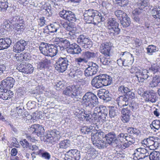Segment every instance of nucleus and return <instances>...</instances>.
I'll use <instances>...</instances> for the list:
<instances>
[{
    "label": "nucleus",
    "mask_w": 160,
    "mask_h": 160,
    "mask_svg": "<svg viewBox=\"0 0 160 160\" xmlns=\"http://www.w3.org/2000/svg\"><path fill=\"white\" fill-rule=\"evenodd\" d=\"M117 92L120 96L116 99L119 107L128 104V102L131 99L135 98V94L129 88L124 85L118 87Z\"/></svg>",
    "instance_id": "obj_1"
},
{
    "label": "nucleus",
    "mask_w": 160,
    "mask_h": 160,
    "mask_svg": "<svg viewBox=\"0 0 160 160\" xmlns=\"http://www.w3.org/2000/svg\"><path fill=\"white\" fill-rule=\"evenodd\" d=\"M83 16L84 19L86 20L87 23H93L95 25L105 20L100 13L93 9L85 10Z\"/></svg>",
    "instance_id": "obj_2"
},
{
    "label": "nucleus",
    "mask_w": 160,
    "mask_h": 160,
    "mask_svg": "<svg viewBox=\"0 0 160 160\" xmlns=\"http://www.w3.org/2000/svg\"><path fill=\"white\" fill-rule=\"evenodd\" d=\"M112 81V78L107 74H100L94 78L91 84L92 86L97 88L107 86L110 84Z\"/></svg>",
    "instance_id": "obj_3"
},
{
    "label": "nucleus",
    "mask_w": 160,
    "mask_h": 160,
    "mask_svg": "<svg viewBox=\"0 0 160 160\" xmlns=\"http://www.w3.org/2000/svg\"><path fill=\"white\" fill-rule=\"evenodd\" d=\"M82 100L87 108L92 109L99 103L97 96L92 92H88L83 96Z\"/></svg>",
    "instance_id": "obj_4"
},
{
    "label": "nucleus",
    "mask_w": 160,
    "mask_h": 160,
    "mask_svg": "<svg viewBox=\"0 0 160 160\" xmlns=\"http://www.w3.org/2000/svg\"><path fill=\"white\" fill-rule=\"evenodd\" d=\"M65 95L75 98H78L82 93V87L79 85H73L68 87L63 91Z\"/></svg>",
    "instance_id": "obj_5"
},
{
    "label": "nucleus",
    "mask_w": 160,
    "mask_h": 160,
    "mask_svg": "<svg viewBox=\"0 0 160 160\" xmlns=\"http://www.w3.org/2000/svg\"><path fill=\"white\" fill-rule=\"evenodd\" d=\"M130 72L135 74V76L139 82H143L144 80L147 79L149 77V72L147 70H140L135 67L132 66L130 70Z\"/></svg>",
    "instance_id": "obj_6"
},
{
    "label": "nucleus",
    "mask_w": 160,
    "mask_h": 160,
    "mask_svg": "<svg viewBox=\"0 0 160 160\" xmlns=\"http://www.w3.org/2000/svg\"><path fill=\"white\" fill-rule=\"evenodd\" d=\"M39 49L41 52L45 56L53 57L57 54L56 48L53 45L42 42L39 46Z\"/></svg>",
    "instance_id": "obj_7"
},
{
    "label": "nucleus",
    "mask_w": 160,
    "mask_h": 160,
    "mask_svg": "<svg viewBox=\"0 0 160 160\" xmlns=\"http://www.w3.org/2000/svg\"><path fill=\"white\" fill-rule=\"evenodd\" d=\"M69 61L67 57H60L56 61L55 68L59 72H63L67 69Z\"/></svg>",
    "instance_id": "obj_8"
},
{
    "label": "nucleus",
    "mask_w": 160,
    "mask_h": 160,
    "mask_svg": "<svg viewBox=\"0 0 160 160\" xmlns=\"http://www.w3.org/2000/svg\"><path fill=\"white\" fill-rule=\"evenodd\" d=\"M59 15L62 18L72 23L78 20L77 15L71 11L63 9L60 12Z\"/></svg>",
    "instance_id": "obj_9"
},
{
    "label": "nucleus",
    "mask_w": 160,
    "mask_h": 160,
    "mask_svg": "<svg viewBox=\"0 0 160 160\" xmlns=\"http://www.w3.org/2000/svg\"><path fill=\"white\" fill-rule=\"evenodd\" d=\"M77 42L78 44L85 49L90 48L92 46V41L86 36L83 34L78 36Z\"/></svg>",
    "instance_id": "obj_10"
},
{
    "label": "nucleus",
    "mask_w": 160,
    "mask_h": 160,
    "mask_svg": "<svg viewBox=\"0 0 160 160\" xmlns=\"http://www.w3.org/2000/svg\"><path fill=\"white\" fill-rule=\"evenodd\" d=\"M17 69L19 72L26 74L32 73L34 68L32 65L27 62H22L21 64H18Z\"/></svg>",
    "instance_id": "obj_11"
},
{
    "label": "nucleus",
    "mask_w": 160,
    "mask_h": 160,
    "mask_svg": "<svg viewBox=\"0 0 160 160\" xmlns=\"http://www.w3.org/2000/svg\"><path fill=\"white\" fill-rule=\"evenodd\" d=\"M107 142L112 146H116L118 142V140L117 138L116 134L114 132H109L105 135Z\"/></svg>",
    "instance_id": "obj_12"
},
{
    "label": "nucleus",
    "mask_w": 160,
    "mask_h": 160,
    "mask_svg": "<svg viewBox=\"0 0 160 160\" xmlns=\"http://www.w3.org/2000/svg\"><path fill=\"white\" fill-rule=\"evenodd\" d=\"M15 82L14 79L11 77H7L2 81L1 88L4 90H9L13 86Z\"/></svg>",
    "instance_id": "obj_13"
},
{
    "label": "nucleus",
    "mask_w": 160,
    "mask_h": 160,
    "mask_svg": "<svg viewBox=\"0 0 160 160\" xmlns=\"http://www.w3.org/2000/svg\"><path fill=\"white\" fill-rule=\"evenodd\" d=\"M121 55H122L121 59L124 61V66L129 67L132 64L133 58L131 54L128 52H122Z\"/></svg>",
    "instance_id": "obj_14"
},
{
    "label": "nucleus",
    "mask_w": 160,
    "mask_h": 160,
    "mask_svg": "<svg viewBox=\"0 0 160 160\" xmlns=\"http://www.w3.org/2000/svg\"><path fill=\"white\" fill-rule=\"evenodd\" d=\"M98 66L95 63H93L84 71V74L86 77L92 76L95 75L98 71Z\"/></svg>",
    "instance_id": "obj_15"
},
{
    "label": "nucleus",
    "mask_w": 160,
    "mask_h": 160,
    "mask_svg": "<svg viewBox=\"0 0 160 160\" xmlns=\"http://www.w3.org/2000/svg\"><path fill=\"white\" fill-rule=\"evenodd\" d=\"M27 44V42L25 40H21L17 42L13 47V51L15 52H19L23 51L25 49V46Z\"/></svg>",
    "instance_id": "obj_16"
},
{
    "label": "nucleus",
    "mask_w": 160,
    "mask_h": 160,
    "mask_svg": "<svg viewBox=\"0 0 160 160\" xmlns=\"http://www.w3.org/2000/svg\"><path fill=\"white\" fill-rule=\"evenodd\" d=\"M144 96L147 101L154 103L158 100V98L156 96V93L152 90L145 92Z\"/></svg>",
    "instance_id": "obj_17"
},
{
    "label": "nucleus",
    "mask_w": 160,
    "mask_h": 160,
    "mask_svg": "<svg viewBox=\"0 0 160 160\" xmlns=\"http://www.w3.org/2000/svg\"><path fill=\"white\" fill-rule=\"evenodd\" d=\"M111 47L109 43L105 42L102 43L100 48V51L104 56L109 57L110 56Z\"/></svg>",
    "instance_id": "obj_18"
},
{
    "label": "nucleus",
    "mask_w": 160,
    "mask_h": 160,
    "mask_svg": "<svg viewBox=\"0 0 160 160\" xmlns=\"http://www.w3.org/2000/svg\"><path fill=\"white\" fill-rule=\"evenodd\" d=\"M98 96L101 99L106 102L109 101L111 100V95L108 90L105 89H101L98 91Z\"/></svg>",
    "instance_id": "obj_19"
},
{
    "label": "nucleus",
    "mask_w": 160,
    "mask_h": 160,
    "mask_svg": "<svg viewBox=\"0 0 160 160\" xmlns=\"http://www.w3.org/2000/svg\"><path fill=\"white\" fill-rule=\"evenodd\" d=\"M135 154L137 156L136 158L138 159H140L145 158L149 156V153L147 149L140 148L137 149V152Z\"/></svg>",
    "instance_id": "obj_20"
},
{
    "label": "nucleus",
    "mask_w": 160,
    "mask_h": 160,
    "mask_svg": "<svg viewBox=\"0 0 160 160\" xmlns=\"http://www.w3.org/2000/svg\"><path fill=\"white\" fill-rule=\"evenodd\" d=\"M31 129L33 133H35L38 136L43 135L45 131L43 127L39 124H33L31 127Z\"/></svg>",
    "instance_id": "obj_21"
},
{
    "label": "nucleus",
    "mask_w": 160,
    "mask_h": 160,
    "mask_svg": "<svg viewBox=\"0 0 160 160\" xmlns=\"http://www.w3.org/2000/svg\"><path fill=\"white\" fill-rule=\"evenodd\" d=\"M60 134L59 131L56 129H54L49 131L46 137L47 139H50L52 140L51 138H52L54 140L56 141L60 139Z\"/></svg>",
    "instance_id": "obj_22"
},
{
    "label": "nucleus",
    "mask_w": 160,
    "mask_h": 160,
    "mask_svg": "<svg viewBox=\"0 0 160 160\" xmlns=\"http://www.w3.org/2000/svg\"><path fill=\"white\" fill-rule=\"evenodd\" d=\"M66 155L76 160H79L80 158V152L76 149L69 150L67 152ZM65 158H68L66 156Z\"/></svg>",
    "instance_id": "obj_23"
},
{
    "label": "nucleus",
    "mask_w": 160,
    "mask_h": 160,
    "mask_svg": "<svg viewBox=\"0 0 160 160\" xmlns=\"http://www.w3.org/2000/svg\"><path fill=\"white\" fill-rule=\"evenodd\" d=\"M12 42L9 38L0 39V50L7 49L10 47Z\"/></svg>",
    "instance_id": "obj_24"
},
{
    "label": "nucleus",
    "mask_w": 160,
    "mask_h": 160,
    "mask_svg": "<svg viewBox=\"0 0 160 160\" xmlns=\"http://www.w3.org/2000/svg\"><path fill=\"white\" fill-rule=\"evenodd\" d=\"M69 75L72 78L76 79L80 78L83 75V72L80 69L74 70L73 69H70Z\"/></svg>",
    "instance_id": "obj_25"
},
{
    "label": "nucleus",
    "mask_w": 160,
    "mask_h": 160,
    "mask_svg": "<svg viewBox=\"0 0 160 160\" xmlns=\"http://www.w3.org/2000/svg\"><path fill=\"white\" fill-rule=\"evenodd\" d=\"M119 23L117 22L116 19L114 18H110L108 20L107 23L108 29L118 28Z\"/></svg>",
    "instance_id": "obj_26"
},
{
    "label": "nucleus",
    "mask_w": 160,
    "mask_h": 160,
    "mask_svg": "<svg viewBox=\"0 0 160 160\" xmlns=\"http://www.w3.org/2000/svg\"><path fill=\"white\" fill-rule=\"evenodd\" d=\"M149 87L153 88L160 85V76L158 75L153 76L152 80L149 83Z\"/></svg>",
    "instance_id": "obj_27"
},
{
    "label": "nucleus",
    "mask_w": 160,
    "mask_h": 160,
    "mask_svg": "<svg viewBox=\"0 0 160 160\" xmlns=\"http://www.w3.org/2000/svg\"><path fill=\"white\" fill-rule=\"evenodd\" d=\"M47 27L50 32L55 33L59 29L60 25L58 23L54 22L53 23L50 24Z\"/></svg>",
    "instance_id": "obj_28"
},
{
    "label": "nucleus",
    "mask_w": 160,
    "mask_h": 160,
    "mask_svg": "<svg viewBox=\"0 0 160 160\" xmlns=\"http://www.w3.org/2000/svg\"><path fill=\"white\" fill-rule=\"evenodd\" d=\"M105 134L102 132L98 131L96 133L93 134L92 138V141L101 140L104 138H105Z\"/></svg>",
    "instance_id": "obj_29"
},
{
    "label": "nucleus",
    "mask_w": 160,
    "mask_h": 160,
    "mask_svg": "<svg viewBox=\"0 0 160 160\" xmlns=\"http://www.w3.org/2000/svg\"><path fill=\"white\" fill-rule=\"evenodd\" d=\"M101 63L104 65H110L112 62V61L109 58V56L108 57L106 56L101 55L98 58Z\"/></svg>",
    "instance_id": "obj_30"
},
{
    "label": "nucleus",
    "mask_w": 160,
    "mask_h": 160,
    "mask_svg": "<svg viewBox=\"0 0 160 160\" xmlns=\"http://www.w3.org/2000/svg\"><path fill=\"white\" fill-rule=\"evenodd\" d=\"M93 144L97 146L99 149L104 148L107 147L108 143L103 140L92 141Z\"/></svg>",
    "instance_id": "obj_31"
},
{
    "label": "nucleus",
    "mask_w": 160,
    "mask_h": 160,
    "mask_svg": "<svg viewBox=\"0 0 160 160\" xmlns=\"http://www.w3.org/2000/svg\"><path fill=\"white\" fill-rule=\"evenodd\" d=\"M24 21L21 18V20L19 21L18 23L13 26V29L17 31H22L24 29Z\"/></svg>",
    "instance_id": "obj_32"
},
{
    "label": "nucleus",
    "mask_w": 160,
    "mask_h": 160,
    "mask_svg": "<svg viewBox=\"0 0 160 160\" xmlns=\"http://www.w3.org/2000/svg\"><path fill=\"white\" fill-rule=\"evenodd\" d=\"M100 118L103 120L106 119V117L107 116L108 113V110L107 108L104 106H100Z\"/></svg>",
    "instance_id": "obj_33"
},
{
    "label": "nucleus",
    "mask_w": 160,
    "mask_h": 160,
    "mask_svg": "<svg viewBox=\"0 0 160 160\" xmlns=\"http://www.w3.org/2000/svg\"><path fill=\"white\" fill-rule=\"evenodd\" d=\"M96 52H91L88 51L85 52L83 55L85 58L88 61V60H93L97 56Z\"/></svg>",
    "instance_id": "obj_34"
},
{
    "label": "nucleus",
    "mask_w": 160,
    "mask_h": 160,
    "mask_svg": "<svg viewBox=\"0 0 160 160\" xmlns=\"http://www.w3.org/2000/svg\"><path fill=\"white\" fill-rule=\"evenodd\" d=\"M120 29L118 28L108 29V32L109 35L113 38H115L120 33Z\"/></svg>",
    "instance_id": "obj_35"
},
{
    "label": "nucleus",
    "mask_w": 160,
    "mask_h": 160,
    "mask_svg": "<svg viewBox=\"0 0 160 160\" xmlns=\"http://www.w3.org/2000/svg\"><path fill=\"white\" fill-rule=\"evenodd\" d=\"M120 23L123 28H126L129 26L131 23L130 18L127 15L120 21Z\"/></svg>",
    "instance_id": "obj_36"
},
{
    "label": "nucleus",
    "mask_w": 160,
    "mask_h": 160,
    "mask_svg": "<svg viewBox=\"0 0 160 160\" xmlns=\"http://www.w3.org/2000/svg\"><path fill=\"white\" fill-rule=\"evenodd\" d=\"M71 145L70 141L66 139L61 141L59 143V148L61 149H66Z\"/></svg>",
    "instance_id": "obj_37"
},
{
    "label": "nucleus",
    "mask_w": 160,
    "mask_h": 160,
    "mask_svg": "<svg viewBox=\"0 0 160 160\" xmlns=\"http://www.w3.org/2000/svg\"><path fill=\"white\" fill-rule=\"evenodd\" d=\"M119 114L117 110L114 107H112L109 110V115L111 118H117Z\"/></svg>",
    "instance_id": "obj_38"
},
{
    "label": "nucleus",
    "mask_w": 160,
    "mask_h": 160,
    "mask_svg": "<svg viewBox=\"0 0 160 160\" xmlns=\"http://www.w3.org/2000/svg\"><path fill=\"white\" fill-rule=\"evenodd\" d=\"M149 156L150 160H160V153L157 152H152Z\"/></svg>",
    "instance_id": "obj_39"
},
{
    "label": "nucleus",
    "mask_w": 160,
    "mask_h": 160,
    "mask_svg": "<svg viewBox=\"0 0 160 160\" xmlns=\"http://www.w3.org/2000/svg\"><path fill=\"white\" fill-rule=\"evenodd\" d=\"M114 13L118 19L120 21L123 18H124V17L127 15L126 13L121 10H117L115 11Z\"/></svg>",
    "instance_id": "obj_40"
},
{
    "label": "nucleus",
    "mask_w": 160,
    "mask_h": 160,
    "mask_svg": "<svg viewBox=\"0 0 160 160\" xmlns=\"http://www.w3.org/2000/svg\"><path fill=\"white\" fill-rule=\"evenodd\" d=\"M100 106L96 107L94 109L93 113L91 115V116L94 118H100Z\"/></svg>",
    "instance_id": "obj_41"
},
{
    "label": "nucleus",
    "mask_w": 160,
    "mask_h": 160,
    "mask_svg": "<svg viewBox=\"0 0 160 160\" xmlns=\"http://www.w3.org/2000/svg\"><path fill=\"white\" fill-rule=\"evenodd\" d=\"M150 126L152 129L158 130L160 128V121L158 120H154Z\"/></svg>",
    "instance_id": "obj_42"
},
{
    "label": "nucleus",
    "mask_w": 160,
    "mask_h": 160,
    "mask_svg": "<svg viewBox=\"0 0 160 160\" xmlns=\"http://www.w3.org/2000/svg\"><path fill=\"white\" fill-rule=\"evenodd\" d=\"M159 68V67L156 64H153L152 65L151 67L149 68V70H148V72H149V77L152 76V75L150 74L151 72H152L154 74L158 71Z\"/></svg>",
    "instance_id": "obj_43"
},
{
    "label": "nucleus",
    "mask_w": 160,
    "mask_h": 160,
    "mask_svg": "<svg viewBox=\"0 0 160 160\" xmlns=\"http://www.w3.org/2000/svg\"><path fill=\"white\" fill-rule=\"evenodd\" d=\"M146 49L147 50V53L149 55H152V53L158 51L156 46L153 45H149Z\"/></svg>",
    "instance_id": "obj_44"
},
{
    "label": "nucleus",
    "mask_w": 160,
    "mask_h": 160,
    "mask_svg": "<svg viewBox=\"0 0 160 160\" xmlns=\"http://www.w3.org/2000/svg\"><path fill=\"white\" fill-rule=\"evenodd\" d=\"M7 0H0V10H5L8 7Z\"/></svg>",
    "instance_id": "obj_45"
},
{
    "label": "nucleus",
    "mask_w": 160,
    "mask_h": 160,
    "mask_svg": "<svg viewBox=\"0 0 160 160\" xmlns=\"http://www.w3.org/2000/svg\"><path fill=\"white\" fill-rule=\"evenodd\" d=\"M21 20L20 17L19 16H15L10 18V24L13 26L18 23Z\"/></svg>",
    "instance_id": "obj_46"
},
{
    "label": "nucleus",
    "mask_w": 160,
    "mask_h": 160,
    "mask_svg": "<svg viewBox=\"0 0 160 160\" xmlns=\"http://www.w3.org/2000/svg\"><path fill=\"white\" fill-rule=\"evenodd\" d=\"M155 138L154 137H150L148 138V146H155L156 145L157 142L156 141H155Z\"/></svg>",
    "instance_id": "obj_47"
},
{
    "label": "nucleus",
    "mask_w": 160,
    "mask_h": 160,
    "mask_svg": "<svg viewBox=\"0 0 160 160\" xmlns=\"http://www.w3.org/2000/svg\"><path fill=\"white\" fill-rule=\"evenodd\" d=\"M128 104L127 105H124L122 106L121 108L122 107L126 106V107H125L123 108L122 110V114H128L131 115V110L130 108V107L128 106Z\"/></svg>",
    "instance_id": "obj_48"
},
{
    "label": "nucleus",
    "mask_w": 160,
    "mask_h": 160,
    "mask_svg": "<svg viewBox=\"0 0 160 160\" xmlns=\"http://www.w3.org/2000/svg\"><path fill=\"white\" fill-rule=\"evenodd\" d=\"M131 110L136 112L139 107L138 104L135 102H132L129 105H128Z\"/></svg>",
    "instance_id": "obj_49"
},
{
    "label": "nucleus",
    "mask_w": 160,
    "mask_h": 160,
    "mask_svg": "<svg viewBox=\"0 0 160 160\" xmlns=\"http://www.w3.org/2000/svg\"><path fill=\"white\" fill-rule=\"evenodd\" d=\"M78 45L76 43H74L71 44L69 48L67 49V52L70 54L72 53L73 50L77 48Z\"/></svg>",
    "instance_id": "obj_50"
},
{
    "label": "nucleus",
    "mask_w": 160,
    "mask_h": 160,
    "mask_svg": "<svg viewBox=\"0 0 160 160\" xmlns=\"http://www.w3.org/2000/svg\"><path fill=\"white\" fill-rule=\"evenodd\" d=\"M139 2L138 4V6H141V8H144L148 5V0H139Z\"/></svg>",
    "instance_id": "obj_51"
},
{
    "label": "nucleus",
    "mask_w": 160,
    "mask_h": 160,
    "mask_svg": "<svg viewBox=\"0 0 160 160\" xmlns=\"http://www.w3.org/2000/svg\"><path fill=\"white\" fill-rule=\"evenodd\" d=\"M92 128H88L85 126L82 127L81 130V132L85 134H88L89 132H91Z\"/></svg>",
    "instance_id": "obj_52"
},
{
    "label": "nucleus",
    "mask_w": 160,
    "mask_h": 160,
    "mask_svg": "<svg viewBox=\"0 0 160 160\" xmlns=\"http://www.w3.org/2000/svg\"><path fill=\"white\" fill-rule=\"evenodd\" d=\"M138 8L135 9L132 12L133 15H138L140 14L143 8H141V6H138Z\"/></svg>",
    "instance_id": "obj_53"
},
{
    "label": "nucleus",
    "mask_w": 160,
    "mask_h": 160,
    "mask_svg": "<svg viewBox=\"0 0 160 160\" xmlns=\"http://www.w3.org/2000/svg\"><path fill=\"white\" fill-rule=\"evenodd\" d=\"M80 112V114H81L82 116H83V118H91L90 117V115H91L90 112H86L84 109H81Z\"/></svg>",
    "instance_id": "obj_54"
},
{
    "label": "nucleus",
    "mask_w": 160,
    "mask_h": 160,
    "mask_svg": "<svg viewBox=\"0 0 160 160\" xmlns=\"http://www.w3.org/2000/svg\"><path fill=\"white\" fill-rule=\"evenodd\" d=\"M75 61L77 62V64L80 65L81 63H86L88 62V61L86 59L85 57L82 58L81 57L76 58Z\"/></svg>",
    "instance_id": "obj_55"
},
{
    "label": "nucleus",
    "mask_w": 160,
    "mask_h": 160,
    "mask_svg": "<svg viewBox=\"0 0 160 160\" xmlns=\"http://www.w3.org/2000/svg\"><path fill=\"white\" fill-rule=\"evenodd\" d=\"M128 114H122V120L124 123H127L130 119V116Z\"/></svg>",
    "instance_id": "obj_56"
},
{
    "label": "nucleus",
    "mask_w": 160,
    "mask_h": 160,
    "mask_svg": "<svg viewBox=\"0 0 160 160\" xmlns=\"http://www.w3.org/2000/svg\"><path fill=\"white\" fill-rule=\"evenodd\" d=\"M70 42L67 39L63 38L61 43V45H62L64 47H65L68 49V48H69L70 46L71 45Z\"/></svg>",
    "instance_id": "obj_57"
},
{
    "label": "nucleus",
    "mask_w": 160,
    "mask_h": 160,
    "mask_svg": "<svg viewBox=\"0 0 160 160\" xmlns=\"http://www.w3.org/2000/svg\"><path fill=\"white\" fill-rule=\"evenodd\" d=\"M41 157L44 159L49 160L51 158V155L50 154L46 152H44L41 153Z\"/></svg>",
    "instance_id": "obj_58"
},
{
    "label": "nucleus",
    "mask_w": 160,
    "mask_h": 160,
    "mask_svg": "<svg viewBox=\"0 0 160 160\" xmlns=\"http://www.w3.org/2000/svg\"><path fill=\"white\" fill-rule=\"evenodd\" d=\"M128 136V135L127 133H121L118 135L117 139H118L120 141H121V142H122L121 141H123L124 139H125L126 140Z\"/></svg>",
    "instance_id": "obj_59"
},
{
    "label": "nucleus",
    "mask_w": 160,
    "mask_h": 160,
    "mask_svg": "<svg viewBox=\"0 0 160 160\" xmlns=\"http://www.w3.org/2000/svg\"><path fill=\"white\" fill-rule=\"evenodd\" d=\"M16 110L18 115L19 116H22L24 111H25L23 108H22L20 106L17 107L16 108Z\"/></svg>",
    "instance_id": "obj_60"
},
{
    "label": "nucleus",
    "mask_w": 160,
    "mask_h": 160,
    "mask_svg": "<svg viewBox=\"0 0 160 160\" xmlns=\"http://www.w3.org/2000/svg\"><path fill=\"white\" fill-rule=\"evenodd\" d=\"M8 93H7L6 92H2L0 94V98L4 100L9 99L11 97L8 96Z\"/></svg>",
    "instance_id": "obj_61"
},
{
    "label": "nucleus",
    "mask_w": 160,
    "mask_h": 160,
    "mask_svg": "<svg viewBox=\"0 0 160 160\" xmlns=\"http://www.w3.org/2000/svg\"><path fill=\"white\" fill-rule=\"evenodd\" d=\"M126 141L129 142L131 145L134 144L135 142V138L131 135L128 136Z\"/></svg>",
    "instance_id": "obj_62"
},
{
    "label": "nucleus",
    "mask_w": 160,
    "mask_h": 160,
    "mask_svg": "<svg viewBox=\"0 0 160 160\" xmlns=\"http://www.w3.org/2000/svg\"><path fill=\"white\" fill-rule=\"evenodd\" d=\"M131 144L129 143V142H126L125 143H123L122 144H118L116 145V146H117L118 148H122L125 149L127 148Z\"/></svg>",
    "instance_id": "obj_63"
},
{
    "label": "nucleus",
    "mask_w": 160,
    "mask_h": 160,
    "mask_svg": "<svg viewBox=\"0 0 160 160\" xmlns=\"http://www.w3.org/2000/svg\"><path fill=\"white\" fill-rule=\"evenodd\" d=\"M82 51V50L80 48L79 46L78 45L77 48H76L72 52V53L71 54H78L80 53Z\"/></svg>",
    "instance_id": "obj_64"
}]
</instances>
